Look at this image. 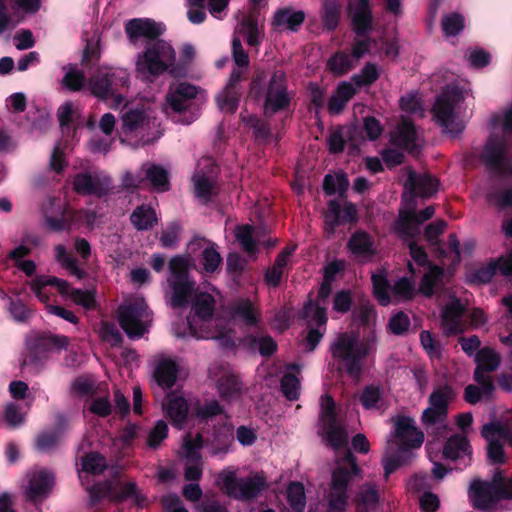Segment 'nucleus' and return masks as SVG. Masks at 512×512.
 <instances>
[{"label": "nucleus", "mask_w": 512, "mask_h": 512, "mask_svg": "<svg viewBox=\"0 0 512 512\" xmlns=\"http://www.w3.org/2000/svg\"><path fill=\"white\" fill-rule=\"evenodd\" d=\"M162 24L152 19L135 18L125 24V33L131 43L144 37L147 39L144 51L138 55L136 68L143 75L158 77L166 71L173 73L176 53L170 43L159 39L163 34Z\"/></svg>", "instance_id": "f257e3e1"}, {"label": "nucleus", "mask_w": 512, "mask_h": 512, "mask_svg": "<svg viewBox=\"0 0 512 512\" xmlns=\"http://www.w3.org/2000/svg\"><path fill=\"white\" fill-rule=\"evenodd\" d=\"M369 343L358 342L348 333H341L331 343L329 352L336 362V370L345 372L351 378L359 379L363 374V362L369 355Z\"/></svg>", "instance_id": "f03ea898"}, {"label": "nucleus", "mask_w": 512, "mask_h": 512, "mask_svg": "<svg viewBox=\"0 0 512 512\" xmlns=\"http://www.w3.org/2000/svg\"><path fill=\"white\" fill-rule=\"evenodd\" d=\"M471 491L473 507L489 511L501 500H512V478L498 472L491 481L475 480L471 484Z\"/></svg>", "instance_id": "7ed1b4c3"}, {"label": "nucleus", "mask_w": 512, "mask_h": 512, "mask_svg": "<svg viewBox=\"0 0 512 512\" xmlns=\"http://www.w3.org/2000/svg\"><path fill=\"white\" fill-rule=\"evenodd\" d=\"M130 83L129 74L120 68L99 69L89 78V90L91 94L101 100L114 99L121 103L123 93Z\"/></svg>", "instance_id": "20e7f679"}, {"label": "nucleus", "mask_w": 512, "mask_h": 512, "mask_svg": "<svg viewBox=\"0 0 512 512\" xmlns=\"http://www.w3.org/2000/svg\"><path fill=\"white\" fill-rule=\"evenodd\" d=\"M222 484L230 498L244 502L253 501L268 488L267 479L263 473L237 477L234 472H228L222 478Z\"/></svg>", "instance_id": "39448f33"}, {"label": "nucleus", "mask_w": 512, "mask_h": 512, "mask_svg": "<svg viewBox=\"0 0 512 512\" xmlns=\"http://www.w3.org/2000/svg\"><path fill=\"white\" fill-rule=\"evenodd\" d=\"M118 322L130 339H140L148 332L151 313L143 298H137L118 308Z\"/></svg>", "instance_id": "423d86ee"}, {"label": "nucleus", "mask_w": 512, "mask_h": 512, "mask_svg": "<svg viewBox=\"0 0 512 512\" xmlns=\"http://www.w3.org/2000/svg\"><path fill=\"white\" fill-rule=\"evenodd\" d=\"M293 95L288 90V80L286 73L281 70H275L266 87L264 99V114L267 117L288 111L291 106Z\"/></svg>", "instance_id": "0eeeda50"}, {"label": "nucleus", "mask_w": 512, "mask_h": 512, "mask_svg": "<svg viewBox=\"0 0 512 512\" xmlns=\"http://www.w3.org/2000/svg\"><path fill=\"white\" fill-rule=\"evenodd\" d=\"M460 98L461 92L455 88L451 92L438 96L432 108L437 123L454 138L458 137L465 129V123L457 119L455 115V106Z\"/></svg>", "instance_id": "6e6552de"}, {"label": "nucleus", "mask_w": 512, "mask_h": 512, "mask_svg": "<svg viewBox=\"0 0 512 512\" xmlns=\"http://www.w3.org/2000/svg\"><path fill=\"white\" fill-rule=\"evenodd\" d=\"M506 141L496 134H491L479 155L486 169L512 176V158L507 155Z\"/></svg>", "instance_id": "1a4fd4ad"}, {"label": "nucleus", "mask_w": 512, "mask_h": 512, "mask_svg": "<svg viewBox=\"0 0 512 512\" xmlns=\"http://www.w3.org/2000/svg\"><path fill=\"white\" fill-rule=\"evenodd\" d=\"M198 94V88L190 83L181 82L175 88H170L166 95V112L167 114L178 115V122L190 124L194 121V117L187 113L191 109L193 100Z\"/></svg>", "instance_id": "9d476101"}, {"label": "nucleus", "mask_w": 512, "mask_h": 512, "mask_svg": "<svg viewBox=\"0 0 512 512\" xmlns=\"http://www.w3.org/2000/svg\"><path fill=\"white\" fill-rule=\"evenodd\" d=\"M68 345L69 338L65 335L38 333L27 340L28 354L24 364H37L46 359L53 350L66 349Z\"/></svg>", "instance_id": "9b49d317"}, {"label": "nucleus", "mask_w": 512, "mask_h": 512, "mask_svg": "<svg viewBox=\"0 0 512 512\" xmlns=\"http://www.w3.org/2000/svg\"><path fill=\"white\" fill-rule=\"evenodd\" d=\"M122 132L125 135L140 136L144 144H150L159 139L162 133L149 137L148 130L155 127V119H152L143 106L127 109L122 114Z\"/></svg>", "instance_id": "f8f14e48"}, {"label": "nucleus", "mask_w": 512, "mask_h": 512, "mask_svg": "<svg viewBox=\"0 0 512 512\" xmlns=\"http://www.w3.org/2000/svg\"><path fill=\"white\" fill-rule=\"evenodd\" d=\"M72 188L78 195L103 198L110 193L111 180L96 173L80 172L72 177Z\"/></svg>", "instance_id": "ddd939ff"}, {"label": "nucleus", "mask_w": 512, "mask_h": 512, "mask_svg": "<svg viewBox=\"0 0 512 512\" xmlns=\"http://www.w3.org/2000/svg\"><path fill=\"white\" fill-rule=\"evenodd\" d=\"M358 219V211L354 203L345 202L343 208H341L337 200H330L324 216L325 232L332 235L337 227L345 224H355L358 222Z\"/></svg>", "instance_id": "4468645a"}, {"label": "nucleus", "mask_w": 512, "mask_h": 512, "mask_svg": "<svg viewBox=\"0 0 512 512\" xmlns=\"http://www.w3.org/2000/svg\"><path fill=\"white\" fill-rule=\"evenodd\" d=\"M244 79V73L240 69H233L229 81L223 92L216 98L220 110L233 114L237 111L242 95L240 82Z\"/></svg>", "instance_id": "2eb2a0df"}, {"label": "nucleus", "mask_w": 512, "mask_h": 512, "mask_svg": "<svg viewBox=\"0 0 512 512\" xmlns=\"http://www.w3.org/2000/svg\"><path fill=\"white\" fill-rule=\"evenodd\" d=\"M343 462L348 467L338 466L332 471L331 489L347 492L349 482L354 476H358L361 473V468L357 463L355 455L349 449L343 456Z\"/></svg>", "instance_id": "dca6fc26"}, {"label": "nucleus", "mask_w": 512, "mask_h": 512, "mask_svg": "<svg viewBox=\"0 0 512 512\" xmlns=\"http://www.w3.org/2000/svg\"><path fill=\"white\" fill-rule=\"evenodd\" d=\"M205 243L209 246L205 247L201 252V264L203 270L207 274L215 273L222 264V257L216 249V244L207 241L204 237H194L187 246V250L190 253H195L198 249H201Z\"/></svg>", "instance_id": "f3484780"}, {"label": "nucleus", "mask_w": 512, "mask_h": 512, "mask_svg": "<svg viewBox=\"0 0 512 512\" xmlns=\"http://www.w3.org/2000/svg\"><path fill=\"white\" fill-rule=\"evenodd\" d=\"M405 186L410 190L412 197L430 198L437 193L439 181L431 174H418L409 169Z\"/></svg>", "instance_id": "a211bd4d"}, {"label": "nucleus", "mask_w": 512, "mask_h": 512, "mask_svg": "<svg viewBox=\"0 0 512 512\" xmlns=\"http://www.w3.org/2000/svg\"><path fill=\"white\" fill-rule=\"evenodd\" d=\"M395 437L398 445L420 448L424 442V433L419 431L411 417L399 416L395 422Z\"/></svg>", "instance_id": "6ab92c4d"}, {"label": "nucleus", "mask_w": 512, "mask_h": 512, "mask_svg": "<svg viewBox=\"0 0 512 512\" xmlns=\"http://www.w3.org/2000/svg\"><path fill=\"white\" fill-rule=\"evenodd\" d=\"M296 250V246H286L276 256L273 265L266 269L264 273V282L270 287H278L285 270L290 267L291 257Z\"/></svg>", "instance_id": "aec40b11"}, {"label": "nucleus", "mask_w": 512, "mask_h": 512, "mask_svg": "<svg viewBox=\"0 0 512 512\" xmlns=\"http://www.w3.org/2000/svg\"><path fill=\"white\" fill-rule=\"evenodd\" d=\"M54 483V477L45 470L38 471L32 475L26 490L27 498L36 502L44 499L49 494Z\"/></svg>", "instance_id": "412c9836"}, {"label": "nucleus", "mask_w": 512, "mask_h": 512, "mask_svg": "<svg viewBox=\"0 0 512 512\" xmlns=\"http://www.w3.org/2000/svg\"><path fill=\"white\" fill-rule=\"evenodd\" d=\"M305 13L302 10H294L292 7H283L275 11L272 18V26L275 29L286 28L297 32L305 21Z\"/></svg>", "instance_id": "4be33fe9"}, {"label": "nucleus", "mask_w": 512, "mask_h": 512, "mask_svg": "<svg viewBox=\"0 0 512 512\" xmlns=\"http://www.w3.org/2000/svg\"><path fill=\"white\" fill-rule=\"evenodd\" d=\"M355 34L364 37L372 29L373 16L369 0H357L351 17Z\"/></svg>", "instance_id": "5701e85b"}, {"label": "nucleus", "mask_w": 512, "mask_h": 512, "mask_svg": "<svg viewBox=\"0 0 512 512\" xmlns=\"http://www.w3.org/2000/svg\"><path fill=\"white\" fill-rule=\"evenodd\" d=\"M462 456H468L471 459L472 447L466 435L455 433L445 441L443 457L454 461Z\"/></svg>", "instance_id": "b1692460"}, {"label": "nucleus", "mask_w": 512, "mask_h": 512, "mask_svg": "<svg viewBox=\"0 0 512 512\" xmlns=\"http://www.w3.org/2000/svg\"><path fill=\"white\" fill-rule=\"evenodd\" d=\"M172 294L170 297V306L173 309L186 308L195 291V282L191 280L169 281Z\"/></svg>", "instance_id": "393cba45"}, {"label": "nucleus", "mask_w": 512, "mask_h": 512, "mask_svg": "<svg viewBox=\"0 0 512 512\" xmlns=\"http://www.w3.org/2000/svg\"><path fill=\"white\" fill-rule=\"evenodd\" d=\"M144 182L148 181L156 192H167L170 190V179L168 171L160 165L145 163L142 165Z\"/></svg>", "instance_id": "a878e982"}, {"label": "nucleus", "mask_w": 512, "mask_h": 512, "mask_svg": "<svg viewBox=\"0 0 512 512\" xmlns=\"http://www.w3.org/2000/svg\"><path fill=\"white\" fill-rule=\"evenodd\" d=\"M464 312L465 309L458 299H455L444 307L441 318L448 335H455L461 332V318Z\"/></svg>", "instance_id": "bb28decb"}, {"label": "nucleus", "mask_w": 512, "mask_h": 512, "mask_svg": "<svg viewBox=\"0 0 512 512\" xmlns=\"http://www.w3.org/2000/svg\"><path fill=\"white\" fill-rule=\"evenodd\" d=\"M234 440L233 427L228 423H223L214 427L212 439L210 441V453L212 455L226 454Z\"/></svg>", "instance_id": "cd10ccee"}, {"label": "nucleus", "mask_w": 512, "mask_h": 512, "mask_svg": "<svg viewBox=\"0 0 512 512\" xmlns=\"http://www.w3.org/2000/svg\"><path fill=\"white\" fill-rule=\"evenodd\" d=\"M394 230L403 240L414 239L419 233V225L416 224V212L413 209L400 210Z\"/></svg>", "instance_id": "c85d7f7f"}, {"label": "nucleus", "mask_w": 512, "mask_h": 512, "mask_svg": "<svg viewBox=\"0 0 512 512\" xmlns=\"http://www.w3.org/2000/svg\"><path fill=\"white\" fill-rule=\"evenodd\" d=\"M178 374V366L172 359L164 358L157 362L154 370V379L156 383L169 389L174 386Z\"/></svg>", "instance_id": "c756f323"}, {"label": "nucleus", "mask_w": 512, "mask_h": 512, "mask_svg": "<svg viewBox=\"0 0 512 512\" xmlns=\"http://www.w3.org/2000/svg\"><path fill=\"white\" fill-rule=\"evenodd\" d=\"M242 390V383L234 374H223L217 381L219 396L226 402L240 399Z\"/></svg>", "instance_id": "7c9ffc66"}, {"label": "nucleus", "mask_w": 512, "mask_h": 512, "mask_svg": "<svg viewBox=\"0 0 512 512\" xmlns=\"http://www.w3.org/2000/svg\"><path fill=\"white\" fill-rule=\"evenodd\" d=\"M416 140L417 131L415 125L409 120L402 121L398 126L397 134L393 138V143L396 146L407 150L409 153L414 154L418 150Z\"/></svg>", "instance_id": "2f4dec72"}, {"label": "nucleus", "mask_w": 512, "mask_h": 512, "mask_svg": "<svg viewBox=\"0 0 512 512\" xmlns=\"http://www.w3.org/2000/svg\"><path fill=\"white\" fill-rule=\"evenodd\" d=\"M355 94L356 89L354 88L352 83L347 81L339 83L336 88V91L328 101L329 113H341L344 110L346 104L353 98Z\"/></svg>", "instance_id": "473e14b6"}, {"label": "nucleus", "mask_w": 512, "mask_h": 512, "mask_svg": "<svg viewBox=\"0 0 512 512\" xmlns=\"http://www.w3.org/2000/svg\"><path fill=\"white\" fill-rule=\"evenodd\" d=\"M48 286L56 287L58 292L62 295V292H64L68 287V281L55 276H40L32 281L30 287L41 302H47L50 299L46 292V287Z\"/></svg>", "instance_id": "72a5a7b5"}, {"label": "nucleus", "mask_w": 512, "mask_h": 512, "mask_svg": "<svg viewBox=\"0 0 512 512\" xmlns=\"http://www.w3.org/2000/svg\"><path fill=\"white\" fill-rule=\"evenodd\" d=\"M130 221L136 230L147 231L157 225L158 218L152 207L142 204L132 211Z\"/></svg>", "instance_id": "f704fd0d"}, {"label": "nucleus", "mask_w": 512, "mask_h": 512, "mask_svg": "<svg viewBox=\"0 0 512 512\" xmlns=\"http://www.w3.org/2000/svg\"><path fill=\"white\" fill-rule=\"evenodd\" d=\"M348 249L356 256L369 258L375 255L371 236L365 231L355 232L348 241Z\"/></svg>", "instance_id": "c9c22d12"}, {"label": "nucleus", "mask_w": 512, "mask_h": 512, "mask_svg": "<svg viewBox=\"0 0 512 512\" xmlns=\"http://www.w3.org/2000/svg\"><path fill=\"white\" fill-rule=\"evenodd\" d=\"M166 415L173 426L182 428L188 415V403L185 398L176 396L169 399L166 405Z\"/></svg>", "instance_id": "e433bc0d"}, {"label": "nucleus", "mask_w": 512, "mask_h": 512, "mask_svg": "<svg viewBox=\"0 0 512 512\" xmlns=\"http://www.w3.org/2000/svg\"><path fill=\"white\" fill-rule=\"evenodd\" d=\"M61 435L60 427L43 430L37 434L34 447L41 453H49L58 446Z\"/></svg>", "instance_id": "4c0bfd02"}, {"label": "nucleus", "mask_w": 512, "mask_h": 512, "mask_svg": "<svg viewBox=\"0 0 512 512\" xmlns=\"http://www.w3.org/2000/svg\"><path fill=\"white\" fill-rule=\"evenodd\" d=\"M455 397L456 392L453 387L449 384H444L433 390L429 396L428 402L429 405L447 414L449 403L452 402Z\"/></svg>", "instance_id": "58836bf2"}, {"label": "nucleus", "mask_w": 512, "mask_h": 512, "mask_svg": "<svg viewBox=\"0 0 512 512\" xmlns=\"http://www.w3.org/2000/svg\"><path fill=\"white\" fill-rule=\"evenodd\" d=\"M341 6L339 0H323L321 19L323 27L328 31H334L339 24Z\"/></svg>", "instance_id": "ea45409f"}, {"label": "nucleus", "mask_w": 512, "mask_h": 512, "mask_svg": "<svg viewBox=\"0 0 512 512\" xmlns=\"http://www.w3.org/2000/svg\"><path fill=\"white\" fill-rule=\"evenodd\" d=\"M373 295L381 306H387L391 302L389 295L390 283L385 270L373 273L371 277Z\"/></svg>", "instance_id": "a19ab883"}, {"label": "nucleus", "mask_w": 512, "mask_h": 512, "mask_svg": "<svg viewBox=\"0 0 512 512\" xmlns=\"http://www.w3.org/2000/svg\"><path fill=\"white\" fill-rule=\"evenodd\" d=\"M215 308L214 297L207 292L195 294L192 301V310L194 314L202 320H208L212 317Z\"/></svg>", "instance_id": "79ce46f5"}, {"label": "nucleus", "mask_w": 512, "mask_h": 512, "mask_svg": "<svg viewBox=\"0 0 512 512\" xmlns=\"http://www.w3.org/2000/svg\"><path fill=\"white\" fill-rule=\"evenodd\" d=\"M55 258L71 275L76 276L78 279H84L86 277V271L78 266L77 259L68 254L64 245L59 244L55 246Z\"/></svg>", "instance_id": "37998d69"}, {"label": "nucleus", "mask_w": 512, "mask_h": 512, "mask_svg": "<svg viewBox=\"0 0 512 512\" xmlns=\"http://www.w3.org/2000/svg\"><path fill=\"white\" fill-rule=\"evenodd\" d=\"M322 187L324 193L328 196L338 193L340 197H343L349 188V180L345 173H338L335 176L326 174Z\"/></svg>", "instance_id": "c03bdc74"}, {"label": "nucleus", "mask_w": 512, "mask_h": 512, "mask_svg": "<svg viewBox=\"0 0 512 512\" xmlns=\"http://www.w3.org/2000/svg\"><path fill=\"white\" fill-rule=\"evenodd\" d=\"M62 296L69 297L75 304L82 306L86 310H93L97 304L95 292L74 288L69 282L67 289L62 292Z\"/></svg>", "instance_id": "a18cd8bd"}, {"label": "nucleus", "mask_w": 512, "mask_h": 512, "mask_svg": "<svg viewBox=\"0 0 512 512\" xmlns=\"http://www.w3.org/2000/svg\"><path fill=\"white\" fill-rule=\"evenodd\" d=\"M353 67L352 58L344 51H337L326 63V68L337 77L347 74Z\"/></svg>", "instance_id": "49530a36"}, {"label": "nucleus", "mask_w": 512, "mask_h": 512, "mask_svg": "<svg viewBox=\"0 0 512 512\" xmlns=\"http://www.w3.org/2000/svg\"><path fill=\"white\" fill-rule=\"evenodd\" d=\"M442 276L443 269L437 265H431L420 281L419 292L425 297L431 298L435 294V287L441 281Z\"/></svg>", "instance_id": "de8ad7c7"}, {"label": "nucleus", "mask_w": 512, "mask_h": 512, "mask_svg": "<svg viewBox=\"0 0 512 512\" xmlns=\"http://www.w3.org/2000/svg\"><path fill=\"white\" fill-rule=\"evenodd\" d=\"M133 498L137 506H142L146 498L138 493L137 484L135 482H119L114 486L113 499L117 502H123Z\"/></svg>", "instance_id": "09e8293b"}, {"label": "nucleus", "mask_w": 512, "mask_h": 512, "mask_svg": "<svg viewBox=\"0 0 512 512\" xmlns=\"http://www.w3.org/2000/svg\"><path fill=\"white\" fill-rule=\"evenodd\" d=\"M301 317L304 319H310L317 324V328H324L326 331V324L328 321L327 311L325 307L319 306V304L313 300H308L302 308Z\"/></svg>", "instance_id": "8fccbe9b"}, {"label": "nucleus", "mask_w": 512, "mask_h": 512, "mask_svg": "<svg viewBox=\"0 0 512 512\" xmlns=\"http://www.w3.org/2000/svg\"><path fill=\"white\" fill-rule=\"evenodd\" d=\"M323 430L326 434V440L328 444L335 450H339L347 445L348 434L342 425L334 422L331 425H322Z\"/></svg>", "instance_id": "3c124183"}, {"label": "nucleus", "mask_w": 512, "mask_h": 512, "mask_svg": "<svg viewBox=\"0 0 512 512\" xmlns=\"http://www.w3.org/2000/svg\"><path fill=\"white\" fill-rule=\"evenodd\" d=\"M475 362L477 368L486 370V372H493L500 366L501 358L492 348L484 347L478 350Z\"/></svg>", "instance_id": "603ef678"}, {"label": "nucleus", "mask_w": 512, "mask_h": 512, "mask_svg": "<svg viewBox=\"0 0 512 512\" xmlns=\"http://www.w3.org/2000/svg\"><path fill=\"white\" fill-rule=\"evenodd\" d=\"M170 278L169 281H184L191 280L189 274V260L185 256H174L168 263Z\"/></svg>", "instance_id": "864d4df0"}, {"label": "nucleus", "mask_w": 512, "mask_h": 512, "mask_svg": "<svg viewBox=\"0 0 512 512\" xmlns=\"http://www.w3.org/2000/svg\"><path fill=\"white\" fill-rule=\"evenodd\" d=\"M101 58L100 39L90 38L86 40L82 52L81 66L91 69L98 64Z\"/></svg>", "instance_id": "5fc2aeb1"}, {"label": "nucleus", "mask_w": 512, "mask_h": 512, "mask_svg": "<svg viewBox=\"0 0 512 512\" xmlns=\"http://www.w3.org/2000/svg\"><path fill=\"white\" fill-rule=\"evenodd\" d=\"M287 501L294 512H303L306 507V495L304 485L300 482H292L287 488Z\"/></svg>", "instance_id": "6e6d98bb"}, {"label": "nucleus", "mask_w": 512, "mask_h": 512, "mask_svg": "<svg viewBox=\"0 0 512 512\" xmlns=\"http://www.w3.org/2000/svg\"><path fill=\"white\" fill-rule=\"evenodd\" d=\"M254 227L249 224L237 226L235 237L242 249L249 255L257 252V241L253 237Z\"/></svg>", "instance_id": "4d7b16f0"}, {"label": "nucleus", "mask_w": 512, "mask_h": 512, "mask_svg": "<svg viewBox=\"0 0 512 512\" xmlns=\"http://www.w3.org/2000/svg\"><path fill=\"white\" fill-rule=\"evenodd\" d=\"M280 390L287 400H298L301 390L299 378L293 373H285L280 380Z\"/></svg>", "instance_id": "13d9d810"}, {"label": "nucleus", "mask_w": 512, "mask_h": 512, "mask_svg": "<svg viewBox=\"0 0 512 512\" xmlns=\"http://www.w3.org/2000/svg\"><path fill=\"white\" fill-rule=\"evenodd\" d=\"M380 77V72L376 64L368 62L360 70L358 74H354L351 78L354 85L359 88L372 85Z\"/></svg>", "instance_id": "bf43d9fd"}, {"label": "nucleus", "mask_w": 512, "mask_h": 512, "mask_svg": "<svg viewBox=\"0 0 512 512\" xmlns=\"http://www.w3.org/2000/svg\"><path fill=\"white\" fill-rule=\"evenodd\" d=\"M106 468V458L99 452H90L82 457V469L89 474L100 475Z\"/></svg>", "instance_id": "052dcab7"}, {"label": "nucleus", "mask_w": 512, "mask_h": 512, "mask_svg": "<svg viewBox=\"0 0 512 512\" xmlns=\"http://www.w3.org/2000/svg\"><path fill=\"white\" fill-rule=\"evenodd\" d=\"M441 26L445 36L455 37L465 28L464 16L457 12L445 15L442 18Z\"/></svg>", "instance_id": "680f3d73"}, {"label": "nucleus", "mask_w": 512, "mask_h": 512, "mask_svg": "<svg viewBox=\"0 0 512 512\" xmlns=\"http://www.w3.org/2000/svg\"><path fill=\"white\" fill-rule=\"evenodd\" d=\"M194 188L196 197L205 204L217 195L215 184L206 175H200L194 179Z\"/></svg>", "instance_id": "e2e57ef3"}, {"label": "nucleus", "mask_w": 512, "mask_h": 512, "mask_svg": "<svg viewBox=\"0 0 512 512\" xmlns=\"http://www.w3.org/2000/svg\"><path fill=\"white\" fill-rule=\"evenodd\" d=\"M382 399V391L378 386L373 384L366 385L359 397L362 407L366 410L375 409Z\"/></svg>", "instance_id": "0e129e2a"}, {"label": "nucleus", "mask_w": 512, "mask_h": 512, "mask_svg": "<svg viewBox=\"0 0 512 512\" xmlns=\"http://www.w3.org/2000/svg\"><path fill=\"white\" fill-rule=\"evenodd\" d=\"M62 83L71 92L81 91L86 83L85 73L75 67H70L64 75Z\"/></svg>", "instance_id": "69168bd1"}, {"label": "nucleus", "mask_w": 512, "mask_h": 512, "mask_svg": "<svg viewBox=\"0 0 512 512\" xmlns=\"http://www.w3.org/2000/svg\"><path fill=\"white\" fill-rule=\"evenodd\" d=\"M379 498V492L374 486L364 484L356 495V502L364 508H375Z\"/></svg>", "instance_id": "338daca9"}, {"label": "nucleus", "mask_w": 512, "mask_h": 512, "mask_svg": "<svg viewBox=\"0 0 512 512\" xmlns=\"http://www.w3.org/2000/svg\"><path fill=\"white\" fill-rule=\"evenodd\" d=\"M169 428L165 421L158 420L153 428L149 431L147 436V446L151 449H158L163 442L168 437Z\"/></svg>", "instance_id": "774afa93"}]
</instances>
